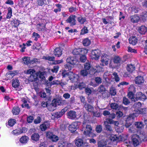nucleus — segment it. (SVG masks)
Wrapping results in <instances>:
<instances>
[{"label":"nucleus","instance_id":"nucleus-36","mask_svg":"<svg viewBox=\"0 0 147 147\" xmlns=\"http://www.w3.org/2000/svg\"><path fill=\"white\" fill-rule=\"evenodd\" d=\"M121 61V59L118 56H115L114 57L113 62L115 63H120Z\"/></svg>","mask_w":147,"mask_h":147},{"label":"nucleus","instance_id":"nucleus-44","mask_svg":"<svg viewBox=\"0 0 147 147\" xmlns=\"http://www.w3.org/2000/svg\"><path fill=\"white\" fill-rule=\"evenodd\" d=\"M98 90L99 92L103 93L105 91L106 89L103 85H100L98 88Z\"/></svg>","mask_w":147,"mask_h":147},{"label":"nucleus","instance_id":"nucleus-62","mask_svg":"<svg viewBox=\"0 0 147 147\" xmlns=\"http://www.w3.org/2000/svg\"><path fill=\"white\" fill-rule=\"evenodd\" d=\"M85 92L88 95H90L92 93V91L90 88H87L85 89Z\"/></svg>","mask_w":147,"mask_h":147},{"label":"nucleus","instance_id":"nucleus-22","mask_svg":"<svg viewBox=\"0 0 147 147\" xmlns=\"http://www.w3.org/2000/svg\"><path fill=\"white\" fill-rule=\"evenodd\" d=\"M135 66L134 65L129 64L127 65V71L130 72H132L135 70Z\"/></svg>","mask_w":147,"mask_h":147},{"label":"nucleus","instance_id":"nucleus-26","mask_svg":"<svg viewBox=\"0 0 147 147\" xmlns=\"http://www.w3.org/2000/svg\"><path fill=\"white\" fill-rule=\"evenodd\" d=\"M20 85V82L17 79L12 80V86L14 88L18 87Z\"/></svg>","mask_w":147,"mask_h":147},{"label":"nucleus","instance_id":"nucleus-60","mask_svg":"<svg viewBox=\"0 0 147 147\" xmlns=\"http://www.w3.org/2000/svg\"><path fill=\"white\" fill-rule=\"evenodd\" d=\"M20 129H16L13 130L12 132L13 134H21Z\"/></svg>","mask_w":147,"mask_h":147},{"label":"nucleus","instance_id":"nucleus-24","mask_svg":"<svg viewBox=\"0 0 147 147\" xmlns=\"http://www.w3.org/2000/svg\"><path fill=\"white\" fill-rule=\"evenodd\" d=\"M76 145L78 147L82 146L84 144L83 140L81 139H77L75 141Z\"/></svg>","mask_w":147,"mask_h":147},{"label":"nucleus","instance_id":"nucleus-64","mask_svg":"<svg viewBox=\"0 0 147 147\" xmlns=\"http://www.w3.org/2000/svg\"><path fill=\"white\" fill-rule=\"evenodd\" d=\"M34 118L32 116H30L27 118V121L28 123H32L33 120Z\"/></svg>","mask_w":147,"mask_h":147},{"label":"nucleus","instance_id":"nucleus-59","mask_svg":"<svg viewBox=\"0 0 147 147\" xmlns=\"http://www.w3.org/2000/svg\"><path fill=\"white\" fill-rule=\"evenodd\" d=\"M129 89L130 91V92H132L133 93H135L136 92V88L133 85L129 87Z\"/></svg>","mask_w":147,"mask_h":147},{"label":"nucleus","instance_id":"nucleus-58","mask_svg":"<svg viewBox=\"0 0 147 147\" xmlns=\"http://www.w3.org/2000/svg\"><path fill=\"white\" fill-rule=\"evenodd\" d=\"M123 103L125 105H127L130 103L129 101L125 97L123 98Z\"/></svg>","mask_w":147,"mask_h":147},{"label":"nucleus","instance_id":"nucleus-6","mask_svg":"<svg viewBox=\"0 0 147 147\" xmlns=\"http://www.w3.org/2000/svg\"><path fill=\"white\" fill-rule=\"evenodd\" d=\"M61 102L60 100H53L52 101V104L51 105H49L48 106V108L49 110L50 111H52L54 110L53 109H50V108L53 107V108L55 107L57 105H61Z\"/></svg>","mask_w":147,"mask_h":147},{"label":"nucleus","instance_id":"nucleus-20","mask_svg":"<svg viewBox=\"0 0 147 147\" xmlns=\"http://www.w3.org/2000/svg\"><path fill=\"white\" fill-rule=\"evenodd\" d=\"M66 112V110L65 109H62L61 111L57 112L55 114V117L57 118H58L61 117Z\"/></svg>","mask_w":147,"mask_h":147},{"label":"nucleus","instance_id":"nucleus-11","mask_svg":"<svg viewBox=\"0 0 147 147\" xmlns=\"http://www.w3.org/2000/svg\"><path fill=\"white\" fill-rule=\"evenodd\" d=\"M67 115L69 119H75L76 117V112L74 111H70L67 113Z\"/></svg>","mask_w":147,"mask_h":147},{"label":"nucleus","instance_id":"nucleus-47","mask_svg":"<svg viewBox=\"0 0 147 147\" xmlns=\"http://www.w3.org/2000/svg\"><path fill=\"white\" fill-rule=\"evenodd\" d=\"M102 130V127L101 125H97L96 128V131L98 133H100Z\"/></svg>","mask_w":147,"mask_h":147},{"label":"nucleus","instance_id":"nucleus-16","mask_svg":"<svg viewBox=\"0 0 147 147\" xmlns=\"http://www.w3.org/2000/svg\"><path fill=\"white\" fill-rule=\"evenodd\" d=\"M139 32L141 34H144L147 31V28L144 26H142L138 28Z\"/></svg>","mask_w":147,"mask_h":147},{"label":"nucleus","instance_id":"nucleus-48","mask_svg":"<svg viewBox=\"0 0 147 147\" xmlns=\"http://www.w3.org/2000/svg\"><path fill=\"white\" fill-rule=\"evenodd\" d=\"M106 145L105 142L103 141H100L98 143V147H105Z\"/></svg>","mask_w":147,"mask_h":147},{"label":"nucleus","instance_id":"nucleus-2","mask_svg":"<svg viewBox=\"0 0 147 147\" xmlns=\"http://www.w3.org/2000/svg\"><path fill=\"white\" fill-rule=\"evenodd\" d=\"M133 143L135 146L139 145L140 143L143 140L142 138H140L137 135H133L131 138Z\"/></svg>","mask_w":147,"mask_h":147},{"label":"nucleus","instance_id":"nucleus-49","mask_svg":"<svg viewBox=\"0 0 147 147\" xmlns=\"http://www.w3.org/2000/svg\"><path fill=\"white\" fill-rule=\"evenodd\" d=\"M138 113L140 114H145L147 113V108L141 109Z\"/></svg>","mask_w":147,"mask_h":147},{"label":"nucleus","instance_id":"nucleus-28","mask_svg":"<svg viewBox=\"0 0 147 147\" xmlns=\"http://www.w3.org/2000/svg\"><path fill=\"white\" fill-rule=\"evenodd\" d=\"M40 136L38 133H35L32 134L31 136L32 139L35 141H37L39 140Z\"/></svg>","mask_w":147,"mask_h":147},{"label":"nucleus","instance_id":"nucleus-42","mask_svg":"<svg viewBox=\"0 0 147 147\" xmlns=\"http://www.w3.org/2000/svg\"><path fill=\"white\" fill-rule=\"evenodd\" d=\"M141 19L143 21H146L147 20V12L145 11L143 12L142 15Z\"/></svg>","mask_w":147,"mask_h":147},{"label":"nucleus","instance_id":"nucleus-5","mask_svg":"<svg viewBox=\"0 0 147 147\" xmlns=\"http://www.w3.org/2000/svg\"><path fill=\"white\" fill-rule=\"evenodd\" d=\"M80 124V123L79 122H73L69 126V129L71 132H74L79 127Z\"/></svg>","mask_w":147,"mask_h":147},{"label":"nucleus","instance_id":"nucleus-30","mask_svg":"<svg viewBox=\"0 0 147 147\" xmlns=\"http://www.w3.org/2000/svg\"><path fill=\"white\" fill-rule=\"evenodd\" d=\"M20 112V110L19 107H16L13 108L12 110V112L13 115H18Z\"/></svg>","mask_w":147,"mask_h":147},{"label":"nucleus","instance_id":"nucleus-53","mask_svg":"<svg viewBox=\"0 0 147 147\" xmlns=\"http://www.w3.org/2000/svg\"><path fill=\"white\" fill-rule=\"evenodd\" d=\"M90 64L89 63H86L84 64V68L85 69L89 71L90 68Z\"/></svg>","mask_w":147,"mask_h":147},{"label":"nucleus","instance_id":"nucleus-27","mask_svg":"<svg viewBox=\"0 0 147 147\" xmlns=\"http://www.w3.org/2000/svg\"><path fill=\"white\" fill-rule=\"evenodd\" d=\"M62 76L63 77H69V76L73 75V73L72 72H67L66 70H64L62 74Z\"/></svg>","mask_w":147,"mask_h":147},{"label":"nucleus","instance_id":"nucleus-39","mask_svg":"<svg viewBox=\"0 0 147 147\" xmlns=\"http://www.w3.org/2000/svg\"><path fill=\"white\" fill-rule=\"evenodd\" d=\"M24 63L28 65L30 62V57H25L23 59Z\"/></svg>","mask_w":147,"mask_h":147},{"label":"nucleus","instance_id":"nucleus-33","mask_svg":"<svg viewBox=\"0 0 147 147\" xmlns=\"http://www.w3.org/2000/svg\"><path fill=\"white\" fill-rule=\"evenodd\" d=\"M135 125L137 128L139 129H141L143 126V122H136L135 123Z\"/></svg>","mask_w":147,"mask_h":147},{"label":"nucleus","instance_id":"nucleus-4","mask_svg":"<svg viewBox=\"0 0 147 147\" xmlns=\"http://www.w3.org/2000/svg\"><path fill=\"white\" fill-rule=\"evenodd\" d=\"M47 137L50 139L52 142H56L59 140L58 137L53 134L52 132H48L47 133Z\"/></svg>","mask_w":147,"mask_h":147},{"label":"nucleus","instance_id":"nucleus-38","mask_svg":"<svg viewBox=\"0 0 147 147\" xmlns=\"http://www.w3.org/2000/svg\"><path fill=\"white\" fill-rule=\"evenodd\" d=\"M133 93L132 92H129L128 94V97L131 99L132 101L135 102L136 101V100L135 99V98L133 97Z\"/></svg>","mask_w":147,"mask_h":147},{"label":"nucleus","instance_id":"nucleus-37","mask_svg":"<svg viewBox=\"0 0 147 147\" xmlns=\"http://www.w3.org/2000/svg\"><path fill=\"white\" fill-rule=\"evenodd\" d=\"M112 76L114 79L115 81L116 82H118L120 80V78L119 77L117 74L116 72H114L112 74Z\"/></svg>","mask_w":147,"mask_h":147},{"label":"nucleus","instance_id":"nucleus-61","mask_svg":"<svg viewBox=\"0 0 147 147\" xmlns=\"http://www.w3.org/2000/svg\"><path fill=\"white\" fill-rule=\"evenodd\" d=\"M80 98L81 102L83 103L84 105L85 104H86L87 103L86 102L85 100V98L83 96H80Z\"/></svg>","mask_w":147,"mask_h":147},{"label":"nucleus","instance_id":"nucleus-10","mask_svg":"<svg viewBox=\"0 0 147 147\" xmlns=\"http://www.w3.org/2000/svg\"><path fill=\"white\" fill-rule=\"evenodd\" d=\"M141 104L140 102H138L135 103L132 106V110L136 111L138 113L141 109Z\"/></svg>","mask_w":147,"mask_h":147},{"label":"nucleus","instance_id":"nucleus-21","mask_svg":"<svg viewBox=\"0 0 147 147\" xmlns=\"http://www.w3.org/2000/svg\"><path fill=\"white\" fill-rule=\"evenodd\" d=\"M140 19L139 17L136 15H134L130 17L131 21V22L133 23L138 22L139 20Z\"/></svg>","mask_w":147,"mask_h":147},{"label":"nucleus","instance_id":"nucleus-32","mask_svg":"<svg viewBox=\"0 0 147 147\" xmlns=\"http://www.w3.org/2000/svg\"><path fill=\"white\" fill-rule=\"evenodd\" d=\"M109 91L110 94L111 96H115L117 94L116 89L115 87L113 86L110 88Z\"/></svg>","mask_w":147,"mask_h":147},{"label":"nucleus","instance_id":"nucleus-55","mask_svg":"<svg viewBox=\"0 0 147 147\" xmlns=\"http://www.w3.org/2000/svg\"><path fill=\"white\" fill-rule=\"evenodd\" d=\"M78 86L80 89H82L86 87V84L82 82L78 84Z\"/></svg>","mask_w":147,"mask_h":147},{"label":"nucleus","instance_id":"nucleus-56","mask_svg":"<svg viewBox=\"0 0 147 147\" xmlns=\"http://www.w3.org/2000/svg\"><path fill=\"white\" fill-rule=\"evenodd\" d=\"M59 67L58 65L55 66L51 70L52 71L53 73H56L58 71Z\"/></svg>","mask_w":147,"mask_h":147},{"label":"nucleus","instance_id":"nucleus-12","mask_svg":"<svg viewBox=\"0 0 147 147\" xmlns=\"http://www.w3.org/2000/svg\"><path fill=\"white\" fill-rule=\"evenodd\" d=\"M92 54L93 58L95 59H98L100 54V52L98 49L92 50Z\"/></svg>","mask_w":147,"mask_h":147},{"label":"nucleus","instance_id":"nucleus-3","mask_svg":"<svg viewBox=\"0 0 147 147\" xmlns=\"http://www.w3.org/2000/svg\"><path fill=\"white\" fill-rule=\"evenodd\" d=\"M109 56L105 54H102L101 56L100 65L102 66L107 65L108 64Z\"/></svg>","mask_w":147,"mask_h":147},{"label":"nucleus","instance_id":"nucleus-8","mask_svg":"<svg viewBox=\"0 0 147 147\" xmlns=\"http://www.w3.org/2000/svg\"><path fill=\"white\" fill-rule=\"evenodd\" d=\"M67 62L73 65L78 63V60L75 58L73 57H69L67 58L66 59Z\"/></svg>","mask_w":147,"mask_h":147},{"label":"nucleus","instance_id":"nucleus-57","mask_svg":"<svg viewBox=\"0 0 147 147\" xmlns=\"http://www.w3.org/2000/svg\"><path fill=\"white\" fill-rule=\"evenodd\" d=\"M12 16V10L11 8H9L7 16V18H9Z\"/></svg>","mask_w":147,"mask_h":147},{"label":"nucleus","instance_id":"nucleus-18","mask_svg":"<svg viewBox=\"0 0 147 147\" xmlns=\"http://www.w3.org/2000/svg\"><path fill=\"white\" fill-rule=\"evenodd\" d=\"M92 129V127L90 125H86L85 127V130L84 131V134L85 135H88L90 133Z\"/></svg>","mask_w":147,"mask_h":147},{"label":"nucleus","instance_id":"nucleus-35","mask_svg":"<svg viewBox=\"0 0 147 147\" xmlns=\"http://www.w3.org/2000/svg\"><path fill=\"white\" fill-rule=\"evenodd\" d=\"M90 44V40L87 38L85 39L83 41V44L85 46H88Z\"/></svg>","mask_w":147,"mask_h":147},{"label":"nucleus","instance_id":"nucleus-41","mask_svg":"<svg viewBox=\"0 0 147 147\" xmlns=\"http://www.w3.org/2000/svg\"><path fill=\"white\" fill-rule=\"evenodd\" d=\"M43 58L46 60H48L49 61H54L55 59V58L54 57H50L49 56H44L43 57Z\"/></svg>","mask_w":147,"mask_h":147},{"label":"nucleus","instance_id":"nucleus-46","mask_svg":"<svg viewBox=\"0 0 147 147\" xmlns=\"http://www.w3.org/2000/svg\"><path fill=\"white\" fill-rule=\"evenodd\" d=\"M111 108L113 109H117L119 107V105L116 103H112L111 104Z\"/></svg>","mask_w":147,"mask_h":147},{"label":"nucleus","instance_id":"nucleus-50","mask_svg":"<svg viewBox=\"0 0 147 147\" xmlns=\"http://www.w3.org/2000/svg\"><path fill=\"white\" fill-rule=\"evenodd\" d=\"M86 57L84 55H82L80 57V61L82 63L85 62L86 60Z\"/></svg>","mask_w":147,"mask_h":147},{"label":"nucleus","instance_id":"nucleus-1","mask_svg":"<svg viewBox=\"0 0 147 147\" xmlns=\"http://www.w3.org/2000/svg\"><path fill=\"white\" fill-rule=\"evenodd\" d=\"M27 73L30 74L28 78V80L31 82L36 81L38 79L37 75L35 73V71L33 69H29L27 71Z\"/></svg>","mask_w":147,"mask_h":147},{"label":"nucleus","instance_id":"nucleus-63","mask_svg":"<svg viewBox=\"0 0 147 147\" xmlns=\"http://www.w3.org/2000/svg\"><path fill=\"white\" fill-rule=\"evenodd\" d=\"M41 121V118L40 117H38L37 118L34 120V122L35 124H38L40 123Z\"/></svg>","mask_w":147,"mask_h":147},{"label":"nucleus","instance_id":"nucleus-19","mask_svg":"<svg viewBox=\"0 0 147 147\" xmlns=\"http://www.w3.org/2000/svg\"><path fill=\"white\" fill-rule=\"evenodd\" d=\"M17 73L16 71H10L8 73H7L6 76L7 78L9 79L10 80L15 75H16Z\"/></svg>","mask_w":147,"mask_h":147},{"label":"nucleus","instance_id":"nucleus-54","mask_svg":"<svg viewBox=\"0 0 147 147\" xmlns=\"http://www.w3.org/2000/svg\"><path fill=\"white\" fill-rule=\"evenodd\" d=\"M114 121L113 120L110 118H107L106 119V121L104 122H107L106 123L109 124H113V123Z\"/></svg>","mask_w":147,"mask_h":147},{"label":"nucleus","instance_id":"nucleus-51","mask_svg":"<svg viewBox=\"0 0 147 147\" xmlns=\"http://www.w3.org/2000/svg\"><path fill=\"white\" fill-rule=\"evenodd\" d=\"M78 21L81 24H84L86 21V19L82 17H80L78 18Z\"/></svg>","mask_w":147,"mask_h":147},{"label":"nucleus","instance_id":"nucleus-7","mask_svg":"<svg viewBox=\"0 0 147 147\" xmlns=\"http://www.w3.org/2000/svg\"><path fill=\"white\" fill-rule=\"evenodd\" d=\"M136 96L135 99L136 101L138 100H145L146 98V96L145 95L140 92H137L136 94Z\"/></svg>","mask_w":147,"mask_h":147},{"label":"nucleus","instance_id":"nucleus-43","mask_svg":"<svg viewBox=\"0 0 147 147\" xmlns=\"http://www.w3.org/2000/svg\"><path fill=\"white\" fill-rule=\"evenodd\" d=\"M94 80L96 83L98 85L102 82V79L100 77H96L95 78Z\"/></svg>","mask_w":147,"mask_h":147},{"label":"nucleus","instance_id":"nucleus-15","mask_svg":"<svg viewBox=\"0 0 147 147\" xmlns=\"http://www.w3.org/2000/svg\"><path fill=\"white\" fill-rule=\"evenodd\" d=\"M144 78L141 76H138L136 77L135 79V82L136 84H141L144 83Z\"/></svg>","mask_w":147,"mask_h":147},{"label":"nucleus","instance_id":"nucleus-52","mask_svg":"<svg viewBox=\"0 0 147 147\" xmlns=\"http://www.w3.org/2000/svg\"><path fill=\"white\" fill-rule=\"evenodd\" d=\"M88 32V30L87 28L86 27H84L81 30L80 34H84Z\"/></svg>","mask_w":147,"mask_h":147},{"label":"nucleus","instance_id":"nucleus-45","mask_svg":"<svg viewBox=\"0 0 147 147\" xmlns=\"http://www.w3.org/2000/svg\"><path fill=\"white\" fill-rule=\"evenodd\" d=\"M16 123L15 120L14 119H11L9 120L8 122V125L11 126H12Z\"/></svg>","mask_w":147,"mask_h":147},{"label":"nucleus","instance_id":"nucleus-25","mask_svg":"<svg viewBox=\"0 0 147 147\" xmlns=\"http://www.w3.org/2000/svg\"><path fill=\"white\" fill-rule=\"evenodd\" d=\"M86 109L90 112H92L94 110V107L86 103L84 105Z\"/></svg>","mask_w":147,"mask_h":147},{"label":"nucleus","instance_id":"nucleus-31","mask_svg":"<svg viewBox=\"0 0 147 147\" xmlns=\"http://www.w3.org/2000/svg\"><path fill=\"white\" fill-rule=\"evenodd\" d=\"M29 138L27 136H22L20 139V141L21 143H26L28 140Z\"/></svg>","mask_w":147,"mask_h":147},{"label":"nucleus","instance_id":"nucleus-13","mask_svg":"<svg viewBox=\"0 0 147 147\" xmlns=\"http://www.w3.org/2000/svg\"><path fill=\"white\" fill-rule=\"evenodd\" d=\"M106 123L107 122H106ZM104 125L105 129L107 132L109 133H112L113 132V127L110 125L106 123L105 122H104Z\"/></svg>","mask_w":147,"mask_h":147},{"label":"nucleus","instance_id":"nucleus-17","mask_svg":"<svg viewBox=\"0 0 147 147\" xmlns=\"http://www.w3.org/2000/svg\"><path fill=\"white\" fill-rule=\"evenodd\" d=\"M55 55L57 57H59L62 55V51L59 47L56 48L54 51Z\"/></svg>","mask_w":147,"mask_h":147},{"label":"nucleus","instance_id":"nucleus-40","mask_svg":"<svg viewBox=\"0 0 147 147\" xmlns=\"http://www.w3.org/2000/svg\"><path fill=\"white\" fill-rule=\"evenodd\" d=\"M46 0H38L37 2L38 5V6H42L45 4Z\"/></svg>","mask_w":147,"mask_h":147},{"label":"nucleus","instance_id":"nucleus-29","mask_svg":"<svg viewBox=\"0 0 147 147\" xmlns=\"http://www.w3.org/2000/svg\"><path fill=\"white\" fill-rule=\"evenodd\" d=\"M49 127V125L47 123H45L41 125L40 126V128L42 131H44L46 130L47 128Z\"/></svg>","mask_w":147,"mask_h":147},{"label":"nucleus","instance_id":"nucleus-9","mask_svg":"<svg viewBox=\"0 0 147 147\" xmlns=\"http://www.w3.org/2000/svg\"><path fill=\"white\" fill-rule=\"evenodd\" d=\"M87 51L86 49H75L73 50L72 53L74 55H78L83 54L85 53H87Z\"/></svg>","mask_w":147,"mask_h":147},{"label":"nucleus","instance_id":"nucleus-14","mask_svg":"<svg viewBox=\"0 0 147 147\" xmlns=\"http://www.w3.org/2000/svg\"><path fill=\"white\" fill-rule=\"evenodd\" d=\"M75 16H71L69 17L68 19L66 20L67 22L70 23L72 25H75Z\"/></svg>","mask_w":147,"mask_h":147},{"label":"nucleus","instance_id":"nucleus-23","mask_svg":"<svg viewBox=\"0 0 147 147\" xmlns=\"http://www.w3.org/2000/svg\"><path fill=\"white\" fill-rule=\"evenodd\" d=\"M137 38L134 36L130 37L129 39V43L133 45H135L137 42Z\"/></svg>","mask_w":147,"mask_h":147},{"label":"nucleus","instance_id":"nucleus-34","mask_svg":"<svg viewBox=\"0 0 147 147\" xmlns=\"http://www.w3.org/2000/svg\"><path fill=\"white\" fill-rule=\"evenodd\" d=\"M89 73V71L87 70L84 69L81 71L80 74L82 76H86Z\"/></svg>","mask_w":147,"mask_h":147}]
</instances>
